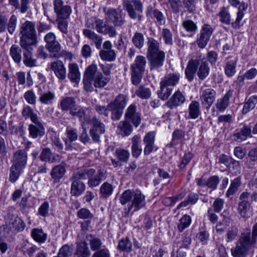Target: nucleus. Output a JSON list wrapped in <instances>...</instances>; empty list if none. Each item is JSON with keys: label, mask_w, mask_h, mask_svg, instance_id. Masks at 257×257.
<instances>
[{"label": "nucleus", "mask_w": 257, "mask_h": 257, "mask_svg": "<svg viewBox=\"0 0 257 257\" xmlns=\"http://www.w3.org/2000/svg\"><path fill=\"white\" fill-rule=\"evenodd\" d=\"M236 62L235 60H231L228 61L224 66V72L228 77L234 75L236 73Z\"/></svg>", "instance_id": "48"}, {"label": "nucleus", "mask_w": 257, "mask_h": 257, "mask_svg": "<svg viewBox=\"0 0 257 257\" xmlns=\"http://www.w3.org/2000/svg\"><path fill=\"white\" fill-rule=\"evenodd\" d=\"M216 91L210 88L202 89L200 92V99L201 104L209 109L216 99Z\"/></svg>", "instance_id": "12"}, {"label": "nucleus", "mask_w": 257, "mask_h": 257, "mask_svg": "<svg viewBox=\"0 0 257 257\" xmlns=\"http://www.w3.org/2000/svg\"><path fill=\"white\" fill-rule=\"evenodd\" d=\"M83 173H87L89 171L92 172L86 179H88V185L91 187H95L99 185L102 180L105 178V172L104 170L98 169L97 171L92 168H87L80 170Z\"/></svg>", "instance_id": "9"}, {"label": "nucleus", "mask_w": 257, "mask_h": 257, "mask_svg": "<svg viewBox=\"0 0 257 257\" xmlns=\"http://www.w3.org/2000/svg\"><path fill=\"white\" fill-rule=\"evenodd\" d=\"M31 234L34 240L40 243H44L47 238V234L45 233L41 228H33L31 230Z\"/></svg>", "instance_id": "38"}, {"label": "nucleus", "mask_w": 257, "mask_h": 257, "mask_svg": "<svg viewBox=\"0 0 257 257\" xmlns=\"http://www.w3.org/2000/svg\"><path fill=\"white\" fill-rule=\"evenodd\" d=\"M189 116L192 119H196L201 114L200 103L196 100L191 102L188 107Z\"/></svg>", "instance_id": "37"}, {"label": "nucleus", "mask_w": 257, "mask_h": 257, "mask_svg": "<svg viewBox=\"0 0 257 257\" xmlns=\"http://www.w3.org/2000/svg\"><path fill=\"white\" fill-rule=\"evenodd\" d=\"M45 46L48 51L54 56H57L61 49V45L58 41L54 42L50 44H46Z\"/></svg>", "instance_id": "61"}, {"label": "nucleus", "mask_w": 257, "mask_h": 257, "mask_svg": "<svg viewBox=\"0 0 257 257\" xmlns=\"http://www.w3.org/2000/svg\"><path fill=\"white\" fill-rule=\"evenodd\" d=\"M29 126V135L33 139L43 136L45 134V128L40 119L36 122H33Z\"/></svg>", "instance_id": "19"}, {"label": "nucleus", "mask_w": 257, "mask_h": 257, "mask_svg": "<svg viewBox=\"0 0 257 257\" xmlns=\"http://www.w3.org/2000/svg\"><path fill=\"white\" fill-rule=\"evenodd\" d=\"M119 201L123 205L127 203L124 211L126 216L130 214L133 215L134 212L138 211L146 204V196L140 190L124 191L120 196Z\"/></svg>", "instance_id": "2"}, {"label": "nucleus", "mask_w": 257, "mask_h": 257, "mask_svg": "<svg viewBox=\"0 0 257 257\" xmlns=\"http://www.w3.org/2000/svg\"><path fill=\"white\" fill-rule=\"evenodd\" d=\"M183 28L188 32L195 33L197 29V26L196 23L190 20L184 21L182 23Z\"/></svg>", "instance_id": "58"}, {"label": "nucleus", "mask_w": 257, "mask_h": 257, "mask_svg": "<svg viewBox=\"0 0 257 257\" xmlns=\"http://www.w3.org/2000/svg\"><path fill=\"white\" fill-rule=\"evenodd\" d=\"M147 58L150 69L157 70L163 66L166 57L165 53L160 50V44L153 38H149L147 42Z\"/></svg>", "instance_id": "3"}, {"label": "nucleus", "mask_w": 257, "mask_h": 257, "mask_svg": "<svg viewBox=\"0 0 257 257\" xmlns=\"http://www.w3.org/2000/svg\"><path fill=\"white\" fill-rule=\"evenodd\" d=\"M54 6V11L59 19H65L69 17L72 12L71 8L68 5H64L62 0H55Z\"/></svg>", "instance_id": "14"}, {"label": "nucleus", "mask_w": 257, "mask_h": 257, "mask_svg": "<svg viewBox=\"0 0 257 257\" xmlns=\"http://www.w3.org/2000/svg\"><path fill=\"white\" fill-rule=\"evenodd\" d=\"M66 172L65 168L62 165H58L53 167L51 171L50 175L54 183H58L63 177Z\"/></svg>", "instance_id": "30"}, {"label": "nucleus", "mask_w": 257, "mask_h": 257, "mask_svg": "<svg viewBox=\"0 0 257 257\" xmlns=\"http://www.w3.org/2000/svg\"><path fill=\"white\" fill-rule=\"evenodd\" d=\"M39 158L42 162L51 163L58 162L61 160L60 156L57 154H53L49 148H45L42 150Z\"/></svg>", "instance_id": "20"}, {"label": "nucleus", "mask_w": 257, "mask_h": 257, "mask_svg": "<svg viewBox=\"0 0 257 257\" xmlns=\"http://www.w3.org/2000/svg\"><path fill=\"white\" fill-rule=\"evenodd\" d=\"M140 139L139 135H135L132 139V156L136 158H138L142 152V149L140 145Z\"/></svg>", "instance_id": "34"}, {"label": "nucleus", "mask_w": 257, "mask_h": 257, "mask_svg": "<svg viewBox=\"0 0 257 257\" xmlns=\"http://www.w3.org/2000/svg\"><path fill=\"white\" fill-rule=\"evenodd\" d=\"M160 89L158 91V95L160 98L162 100L167 99L171 95L172 88L163 85L162 83L160 82Z\"/></svg>", "instance_id": "49"}, {"label": "nucleus", "mask_w": 257, "mask_h": 257, "mask_svg": "<svg viewBox=\"0 0 257 257\" xmlns=\"http://www.w3.org/2000/svg\"><path fill=\"white\" fill-rule=\"evenodd\" d=\"M237 242L249 250L256 243L255 239L250 236V230L249 228H247L241 233Z\"/></svg>", "instance_id": "18"}, {"label": "nucleus", "mask_w": 257, "mask_h": 257, "mask_svg": "<svg viewBox=\"0 0 257 257\" xmlns=\"http://www.w3.org/2000/svg\"><path fill=\"white\" fill-rule=\"evenodd\" d=\"M249 204L247 201H241L238 205V212L241 217L246 219L250 216Z\"/></svg>", "instance_id": "47"}, {"label": "nucleus", "mask_w": 257, "mask_h": 257, "mask_svg": "<svg viewBox=\"0 0 257 257\" xmlns=\"http://www.w3.org/2000/svg\"><path fill=\"white\" fill-rule=\"evenodd\" d=\"M76 104L75 99L72 97H65L60 102V106L62 111H71Z\"/></svg>", "instance_id": "36"}, {"label": "nucleus", "mask_w": 257, "mask_h": 257, "mask_svg": "<svg viewBox=\"0 0 257 257\" xmlns=\"http://www.w3.org/2000/svg\"><path fill=\"white\" fill-rule=\"evenodd\" d=\"M123 6L126 9L129 17L133 20L136 19L137 12L142 13L143 10V4L140 1L126 0L123 2Z\"/></svg>", "instance_id": "10"}, {"label": "nucleus", "mask_w": 257, "mask_h": 257, "mask_svg": "<svg viewBox=\"0 0 257 257\" xmlns=\"http://www.w3.org/2000/svg\"><path fill=\"white\" fill-rule=\"evenodd\" d=\"M257 103V96L253 95L250 97L244 102V106L242 110L243 114H246L253 109Z\"/></svg>", "instance_id": "44"}, {"label": "nucleus", "mask_w": 257, "mask_h": 257, "mask_svg": "<svg viewBox=\"0 0 257 257\" xmlns=\"http://www.w3.org/2000/svg\"><path fill=\"white\" fill-rule=\"evenodd\" d=\"M191 223V217L188 215L185 214L180 219L177 228L180 231H182L186 228L188 227Z\"/></svg>", "instance_id": "53"}, {"label": "nucleus", "mask_w": 257, "mask_h": 257, "mask_svg": "<svg viewBox=\"0 0 257 257\" xmlns=\"http://www.w3.org/2000/svg\"><path fill=\"white\" fill-rule=\"evenodd\" d=\"M28 154L25 149L19 150L14 154L13 165L25 169L27 164Z\"/></svg>", "instance_id": "17"}, {"label": "nucleus", "mask_w": 257, "mask_h": 257, "mask_svg": "<svg viewBox=\"0 0 257 257\" xmlns=\"http://www.w3.org/2000/svg\"><path fill=\"white\" fill-rule=\"evenodd\" d=\"M69 113L72 116L77 117L81 122V124L85 123V121L87 120L86 110L83 107L76 104Z\"/></svg>", "instance_id": "33"}, {"label": "nucleus", "mask_w": 257, "mask_h": 257, "mask_svg": "<svg viewBox=\"0 0 257 257\" xmlns=\"http://www.w3.org/2000/svg\"><path fill=\"white\" fill-rule=\"evenodd\" d=\"M232 95V91H228L223 97L217 99L215 104L216 108L220 111H224L229 104V99Z\"/></svg>", "instance_id": "31"}, {"label": "nucleus", "mask_w": 257, "mask_h": 257, "mask_svg": "<svg viewBox=\"0 0 257 257\" xmlns=\"http://www.w3.org/2000/svg\"><path fill=\"white\" fill-rule=\"evenodd\" d=\"M24 169L12 165L10 168V181L12 183L15 182L18 179Z\"/></svg>", "instance_id": "51"}, {"label": "nucleus", "mask_w": 257, "mask_h": 257, "mask_svg": "<svg viewBox=\"0 0 257 257\" xmlns=\"http://www.w3.org/2000/svg\"><path fill=\"white\" fill-rule=\"evenodd\" d=\"M213 31L214 29L210 25L205 24L202 26L199 37L196 40V43L199 48L203 49L206 47Z\"/></svg>", "instance_id": "11"}, {"label": "nucleus", "mask_w": 257, "mask_h": 257, "mask_svg": "<svg viewBox=\"0 0 257 257\" xmlns=\"http://www.w3.org/2000/svg\"><path fill=\"white\" fill-rule=\"evenodd\" d=\"M251 127V123L244 124L240 131L234 135V140L239 142L246 140L248 137L250 136L252 132Z\"/></svg>", "instance_id": "27"}, {"label": "nucleus", "mask_w": 257, "mask_h": 257, "mask_svg": "<svg viewBox=\"0 0 257 257\" xmlns=\"http://www.w3.org/2000/svg\"><path fill=\"white\" fill-rule=\"evenodd\" d=\"M220 182L219 177L217 176H212L209 177L206 181V186L212 190L216 189L218 184Z\"/></svg>", "instance_id": "62"}, {"label": "nucleus", "mask_w": 257, "mask_h": 257, "mask_svg": "<svg viewBox=\"0 0 257 257\" xmlns=\"http://www.w3.org/2000/svg\"><path fill=\"white\" fill-rule=\"evenodd\" d=\"M155 132H150L145 136L143 139V141L145 144V148L144 150V153L145 155L148 156L154 151H156L157 150L158 148H156L155 145Z\"/></svg>", "instance_id": "15"}, {"label": "nucleus", "mask_w": 257, "mask_h": 257, "mask_svg": "<svg viewBox=\"0 0 257 257\" xmlns=\"http://www.w3.org/2000/svg\"><path fill=\"white\" fill-rule=\"evenodd\" d=\"M51 68L59 80H64L66 71L64 64L61 61H56L51 64Z\"/></svg>", "instance_id": "24"}, {"label": "nucleus", "mask_w": 257, "mask_h": 257, "mask_svg": "<svg viewBox=\"0 0 257 257\" xmlns=\"http://www.w3.org/2000/svg\"><path fill=\"white\" fill-rule=\"evenodd\" d=\"M68 77L72 83L78 84L80 81L81 73L77 63H70L68 65Z\"/></svg>", "instance_id": "21"}, {"label": "nucleus", "mask_w": 257, "mask_h": 257, "mask_svg": "<svg viewBox=\"0 0 257 257\" xmlns=\"http://www.w3.org/2000/svg\"><path fill=\"white\" fill-rule=\"evenodd\" d=\"M147 61L142 55L137 56L131 66V81L134 85H137L141 81L145 71Z\"/></svg>", "instance_id": "6"}, {"label": "nucleus", "mask_w": 257, "mask_h": 257, "mask_svg": "<svg viewBox=\"0 0 257 257\" xmlns=\"http://www.w3.org/2000/svg\"><path fill=\"white\" fill-rule=\"evenodd\" d=\"M185 97L179 90L176 91L167 102V105L173 108L181 105L185 101Z\"/></svg>", "instance_id": "26"}, {"label": "nucleus", "mask_w": 257, "mask_h": 257, "mask_svg": "<svg viewBox=\"0 0 257 257\" xmlns=\"http://www.w3.org/2000/svg\"><path fill=\"white\" fill-rule=\"evenodd\" d=\"M113 190V187L110 184L104 182L100 187V193L104 197H107L112 194Z\"/></svg>", "instance_id": "59"}, {"label": "nucleus", "mask_w": 257, "mask_h": 257, "mask_svg": "<svg viewBox=\"0 0 257 257\" xmlns=\"http://www.w3.org/2000/svg\"><path fill=\"white\" fill-rule=\"evenodd\" d=\"M126 120L131 121L136 127L141 121V113L137 111V106L135 104H131L128 106L124 113Z\"/></svg>", "instance_id": "13"}, {"label": "nucleus", "mask_w": 257, "mask_h": 257, "mask_svg": "<svg viewBox=\"0 0 257 257\" xmlns=\"http://www.w3.org/2000/svg\"><path fill=\"white\" fill-rule=\"evenodd\" d=\"M92 172L89 171L87 173H83L80 170L74 173L71 177L72 181L71 186V194L75 196L81 195L85 190V184L80 181L81 179H86L88 174L90 175Z\"/></svg>", "instance_id": "7"}, {"label": "nucleus", "mask_w": 257, "mask_h": 257, "mask_svg": "<svg viewBox=\"0 0 257 257\" xmlns=\"http://www.w3.org/2000/svg\"><path fill=\"white\" fill-rule=\"evenodd\" d=\"M39 101L45 105H50L52 104L55 99V94L54 92L48 91L45 92H41L39 93Z\"/></svg>", "instance_id": "39"}, {"label": "nucleus", "mask_w": 257, "mask_h": 257, "mask_svg": "<svg viewBox=\"0 0 257 257\" xmlns=\"http://www.w3.org/2000/svg\"><path fill=\"white\" fill-rule=\"evenodd\" d=\"M90 255V252L86 242L81 241L77 243L74 257H89Z\"/></svg>", "instance_id": "32"}, {"label": "nucleus", "mask_w": 257, "mask_h": 257, "mask_svg": "<svg viewBox=\"0 0 257 257\" xmlns=\"http://www.w3.org/2000/svg\"><path fill=\"white\" fill-rule=\"evenodd\" d=\"M49 203L48 201H44L38 208V214L42 217H46L49 215Z\"/></svg>", "instance_id": "64"}, {"label": "nucleus", "mask_w": 257, "mask_h": 257, "mask_svg": "<svg viewBox=\"0 0 257 257\" xmlns=\"http://www.w3.org/2000/svg\"><path fill=\"white\" fill-rule=\"evenodd\" d=\"M162 37L165 44L171 46L173 45V35L168 29H163L161 34Z\"/></svg>", "instance_id": "60"}, {"label": "nucleus", "mask_w": 257, "mask_h": 257, "mask_svg": "<svg viewBox=\"0 0 257 257\" xmlns=\"http://www.w3.org/2000/svg\"><path fill=\"white\" fill-rule=\"evenodd\" d=\"M20 33L22 35L20 38L21 47L37 44V32L34 23L29 21H26L21 26Z\"/></svg>", "instance_id": "5"}, {"label": "nucleus", "mask_w": 257, "mask_h": 257, "mask_svg": "<svg viewBox=\"0 0 257 257\" xmlns=\"http://www.w3.org/2000/svg\"><path fill=\"white\" fill-rule=\"evenodd\" d=\"M67 139L65 140L66 149L67 150H71L72 147L69 143L76 141L78 138L76 131L71 128H67L66 130Z\"/></svg>", "instance_id": "43"}, {"label": "nucleus", "mask_w": 257, "mask_h": 257, "mask_svg": "<svg viewBox=\"0 0 257 257\" xmlns=\"http://www.w3.org/2000/svg\"><path fill=\"white\" fill-rule=\"evenodd\" d=\"M110 78L104 76L98 70L96 64H91L88 65L85 70L83 83L85 90L92 92L94 87L96 88H104L110 81Z\"/></svg>", "instance_id": "1"}, {"label": "nucleus", "mask_w": 257, "mask_h": 257, "mask_svg": "<svg viewBox=\"0 0 257 257\" xmlns=\"http://www.w3.org/2000/svg\"><path fill=\"white\" fill-rule=\"evenodd\" d=\"M22 113V115L25 119L30 118L32 122H36L39 119L37 114L34 112L33 109L29 105L24 107Z\"/></svg>", "instance_id": "46"}, {"label": "nucleus", "mask_w": 257, "mask_h": 257, "mask_svg": "<svg viewBox=\"0 0 257 257\" xmlns=\"http://www.w3.org/2000/svg\"><path fill=\"white\" fill-rule=\"evenodd\" d=\"M180 77V74L178 72L170 73L164 76L160 82L170 87H173L178 83Z\"/></svg>", "instance_id": "29"}, {"label": "nucleus", "mask_w": 257, "mask_h": 257, "mask_svg": "<svg viewBox=\"0 0 257 257\" xmlns=\"http://www.w3.org/2000/svg\"><path fill=\"white\" fill-rule=\"evenodd\" d=\"M201 59V56L198 59H191L188 62L185 70V74L187 79L191 81L193 80L194 75L196 73L199 79L203 80L206 79L210 73V67L206 61L199 60Z\"/></svg>", "instance_id": "4"}, {"label": "nucleus", "mask_w": 257, "mask_h": 257, "mask_svg": "<svg viewBox=\"0 0 257 257\" xmlns=\"http://www.w3.org/2000/svg\"><path fill=\"white\" fill-rule=\"evenodd\" d=\"M240 185L241 180L240 178L237 177L231 181L230 186L226 193V196L229 197L230 196L234 194L237 191Z\"/></svg>", "instance_id": "50"}, {"label": "nucleus", "mask_w": 257, "mask_h": 257, "mask_svg": "<svg viewBox=\"0 0 257 257\" xmlns=\"http://www.w3.org/2000/svg\"><path fill=\"white\" fill-rule=\"evenodd\" d=\"M32 46L27 45L26 47H21L25 50L23 54V63L26 66L29 67H33L37 65V60L32 58Z\"/></svg>", "instance_id": "25"}, {"label": "nucleus", "mask_w": 257, "mask_h": 257, "mask_svg": "<svg viewBox=\"0 0 257 257\" xmlns=\"http://www.w3.org/2000/svg\"><path fill=\"white\" fill-rule=\"evenodd\" d=\"M99 54L102 60L106 61H112L116 57L114 51L100 50Z\"/></svg>", "instance_id": "57"}, {"label": "nucleus", "mask_w": 257, "mask_h": 257, "mask_svg": "<svg viewBox=\"0 0 257 257\" xmlns=\"http://www.w3.org/2000/svg\"><path fill=\"white\" fill-rule=\"evenodd\" d=\"M10 54L13 60L17 63H20L22 61V50L17 45H13L10 50Z\"/></svg>", "instance_id": "42"}, {"label": "nucleus", "mask_w": 257, "mask_h": 257, "mask_svg": "<svg viewBox=\"0 0 257 257\" xmlns=\"http://www.w3.org/2000/svg\"><path fill=\"white\" fill-rule=\"evenodd\" d=\"M249 249L242 245L238 242L234 248H231V252L233 257H245L248 252Z\"/></svg>", "instance_id": "40"}, {"label": "nucleus", "mask_w": 257, "mask_h": 257, "mask_svg": "<svg viewBox=\"0 0 257 257\" xmlns=\"http://www.w3.org/2000/svg\"><path fill=\"white\" fill-rule=\"evenodd\" d=\"M132 43L137 48L141 49L145 43L144 35L141 33H135L132 38Z\"/></svg>", "instance_id": "52"}, {"label": "nucleus", "mask_w": 257, "mask_h": 257, "mask_svg": "<svg viewBox=\"0 0 257 257\" xmlns=\"http://www.w3.org/2000/svg\"><path fill=\"white\" fill-rule=\"evenodd\" d=\"M83 35L93 43L96 49H100L102 43V37L95 33L90 29H84L83 30Z\"/></svg>", "instance_id": "23"}, {"label": "nucleus", "mask_w": 257, "mask_h": 257, "mask_svg": "<svg viewBox=\"0 0 257 257\" xmlns=\"http://www.w3.org/2000/svg\"><path fill=\"white\" fill-rule=\"evenodd\" d=\"M136 94L142 99H148L151 97V90L145 86H140L136 90Z\"/></svg>", "instance_id": "55"}, {"label": "nucleus", "mask_w": 257, "mask_h": 257, "mask_svg": "<svg viewBox=\"0 0 257 257\" xmlns=\"http://www.w3.org/2000/svg\"><path fill=\"white\" fill-rule=\"evenodd\" d=\"M118 248L121 251L129 252L132 250V243L127 238H122L118 242Z\"/></svg>", "instance_id": "54"}, {"label": "nucleus", "mask_w": 257, "mask_h": 257, "mask_svg": "<svg viewBox=\"0 0 257 257\" xmlns=\"http://www.w3.org/2000/svg\"><path fill=\"white\" fill-rule=\"evenodd\" d=\"M106 22L112 24L115 27H121L125 23V15L121 10L113 8L103 9Z\"/></svg>", "instance_id": "8"}, {"label": "nucleus", "mask_w": 257, "mask_h": 257, "mask_svg": "<svg viewBox=\"0 0 257 257\" xmlns=\"http://www.w3.org/2000/svg\"><path fill=\"white\" fill-rule=\"evenodd\" d=\"M218 16L221 23L228 25L231 22V16L228 8L222 7L220 8Z\"/></svg>", "instance_id": "41"}, {"label": "nucleus", "mask_w": 257, "mask_h": 257, "mask_svg": "<svg viewBox=\"0 0 257 257\" xmlns=\"http://www.w3.org/2000/svg\"><path fill=\"white\" fill-rule=\"evenodd\" d=\"M85 25L89 29L96 30L98 33L103 34L106 24L102 20L96 18H91L87 20Z\"/></svg>", "instance_id": "22"}, {"label": "nucleus", "mask_w": 257, "mask_h": 257, "mask_svg": "<svg viewBox=\"0 0 257 257\" xmlns=\"http://www.w3.org/2000/svg\"><path fill=\"white\" fill-rule=\"evenodd\" d=\"M90 122L94 127L90 131V136L94 141L98 142L100 141L99 134H103L105 132L104 125L95 117H93Z\"/></svg>", "instance_id": "16"}, {"label": "nucleus", "mask_w": 257, "mask_h": 257, "mask_svg": "<svg viewBox=\"0 0 257 257\" xmlns=\"http://www.w3.org/2000/svg\"><path fill=\"white\" fill-rule=\"evenodd\" d=\"M86 238L89 242L91 249L93 251L99 249L102 244V242L100 238L91 234H87L86 236Z\"/></svg>", "instance_id": "45"}, {"label": "nucleus", "mask_w": 257, "mask_h": 257, "mask_svg": "<svg viewBox=\"0 0 257 257\" xmlns=\"http://www.w3.org/2000/svg\"><path fill=\"white\" fill-rule=\"evenodd\" d=\"M129 98L124 94H120L108 104V107H114L123 110L126 106Z\"/></svg>", "instance_id": "28"}, {"label": "nucleus", "mask_w": 257, "mask_h": 257, "mask_svg": "<svg viewBox=\"0 0 257 257\" xmlns=\"http://www.w3.org/2000/svg\"><path fill=\"white\" fill-rule=\"evenodd\" d=\"M118 134L122 136H128L133 131V127L128 120L120 121L117 125Z\"/></svg>", "instance_id": "35"}, {"label": "nucleus", "mask_w": 257, "mask_h": 257, "mask_svg": "<svg viewBox=\"0 0 257 257\" xmlns=\"http://www.w3.org/2000/svg\"><path fill=\"white\" fill-rule=\"evenodd\" d=\"M198 199V196L195 194H189L186 199L184 201L181 202L177 206V208H180L181 207H185L187 206L189 204H195Z\"/></svg>", "instance_id": "56"}, {"label": "nucleus", "mask_w": 257, "mask_h": 257, "mask_svg": "<svg viewBox=\"0 0 257 257\" xmlns=\"http://www.w3.org/2000/svg\"><path fill=\"white\" fill-rule=\"evenodd\" d=\"M230 171L232 172L235 175H238L240 172L241 167L239 162L233 159L230 160V163L227 166Z\"/></svg>", "instance_id": "63"}]
</instances>
